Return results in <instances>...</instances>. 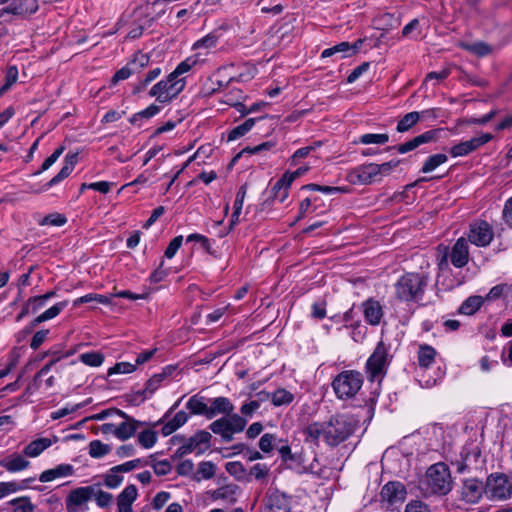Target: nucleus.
I'll list each match as a JSON object with an SVG mask.
<instances>
[{"mask_svg":"<svg viewBox=\"0 0 512 512\" xmlns=\"http://www.w3.org/2000/svg\"><path fill=\"white\" fill-rule=\"evenodd\" d=\"M485 496L492 501L512 497V474H491L485 484Z\"/></svg>","mask_w":512,"mask_h":512,"instance_id":"nucleus-6","label":"nucleus"},{"mask_svg":"<svg viewBox=\"0 0 512 512\" xmlns=\"http://www.w3.org/2000/svg\"><path fill=\"white\" fill-rule=\"evenodd\" d=\"M94 495V486H83L72 490L66 498V508L74 512L76 508L87 503Z\"/></svg>","mask_w":512,"mask_h":512,"instance_id":"nucleus-17","label":"nucleus"},{"mask_svg":"<svg viewBox=\"0 0 512 512\" xmlns=\"http://www.w3.org/2000/svg\"><path fill=\"white\" fill-rule=\"evenodd\" d=\"M246 192V185H242L236 194V198L233 204V213L230 221L232 226L236 225L239 222V216L241 214V210L244 204Z\"/></svg>","mask_w":512,"mask_h":512,"instance_id":"nucleus-35","label":"nucleus"},{"mask_svg":"<svg viewBox=\"0 0 512 512\" xmlns=\"http://www.w3.org/2000/svg\"><path fill=\"white\" fill-rule=\"evenodd\" d=\"M406 495V488L401 482H388L380 491L381 507L390 511L397 510L405 501Z\"/></svg>","mask_w":512,"mask_h":512,"instance_id":"nucleus-10","label":"nucleus"},{"mask_svg":"<svg viewBox=\"0 0 512 512\" xmlns=\"http://www.w3.org/2000/svg\"><path fill=\"white\" fill-rule=\"evenodd\" d=\"M92 497H94L96 504L100 508L108 507L112 503V500H113L112 494L105 492L103 490H100V489L96 490L95 487H94V495Z\"/></svg>","mask_w":512,"mask_h":512,"instance_id":"nucleus-55","label":"nucleus"},{"mask_svg":"<svg viewBox=\"0 0 512 512\" xmlns=\"http://www.w3.org/2000/svg\"><path fill=\"white\" fill-rule=\"evenodd\" d=\"M400 160H391L382 164L367 163L351 169L346 176L353 185H370L382 181L399 165Z\"/></svg>","mask_w":512,"mask_h":512,"instance_id":"nucleus-2","label":"nucleus"},{"mask_svg":"<svg viewBox=\"0 0 512 512\" xmlns=\"http://www.w3.org/2000/svg\"><path fill=\"white\" fill-rule=\"evenodd\" d=\"M362 384L363 378L359 372L347 370L334 378L332 387L339 399H349L358 393Z\"/></svg>","mask_w":512,"mask_h":512,"instance_id":"nucleus-5","label":"nucleus"},{"mask_svg":"<svg viewBox=\"0 0 512 512\" xmlns=\"http://www.w3.org/2000/svg\"><path fill=\"white\" fill-rule=\"evenodd\" d=\"M117 297L128 298L131 300L146 299L148 297V293L144 292L141 294H137V293L131 292L130 290H121L118 293H111L109 295L89 293L87 295H84V296L76 299L74 301V305L77 306V305L83 304V303H92L93 306H96L98 304L109 305L112 303V300Z\"/></svg>","mask_w":512,"mask_h":512,"instance_id":"nucleus-11","label":"nucleus"},{"mask_svg":"<svg viewBox=\"0 0 512 512\" xmlns=\"http://www.w3.org/2000/svg\"><path fill=\"white\" fill-rule=\"evenodd\" d=\"M111 447L108 444L102 443L100 440H93L89 443V455L92 458H102L110 453Z\"/></svg>","mask_w":512,"mask_h":512,"instance_id":"nucleus-42","label":"nucleus"},{"mask_svg":"<svg viewBox=\"0 0 512 512\" xmlns=\"http://www.w3.org/2000/svg\"><path fill=\"white\" fill-rule=\"evenodd\" d=\"M387 364L388 349L385 344L380 341L366 363L367 373L370 380L373 381L381 377L385 373Z\"/></svg>","mask_w":512,"mask_h":512,"instance_id":"nucleus-12","label":"nucleus"},{"mask_svg":"<svg viewBox=\"0 0 512 512\" xmlns=\"http://www.w3.org/2000/svg\"><path fill=\"white\" fill-rule=\"evenodd\" d=\"M447 160H448L447 156L442 153L431 155L424 162V164L421 168V172L422 173L432 172L436 168H438L440 165L446 163Z\"/></svg>","mask_w":512,"mask_h":512,"instance_id":"nucleus-38","label":"nucleus"},{"mask_svg":"<svg viewBox=\"0 0 512 512\" xmlns=\"http://www.w3.org/2000/svg\"><path fill=\"white\" fill-rule=\"evenodd\" d=\"M74 471V467L71 464H59L52 469L43 471L39 475V481L46 483L58 478L72 476Z\"/></svg>","mask_w":512,"mask_h":512,"instance_id":"nucleus-21","label":"nucleus"},{"mask_svg":"<svg viewBox=\"0 0 512 512\" xmlns=\"http://www.w3.org/2000/svg\"><path fill=\"white\" fill-rule=\"evenodd\" d=\"M37 10V0H14L6 7L0 9V19L8 14L24 17L35 13Z\"/></svg>","mask_w":512,"mask_h":512,"instance_id":"nucleus-15","label":"nucleus"},{"mask_svg":"<svg viewBox=\"0 0 512 512\" xmlns=\"http://www.w3.org/2000/svg\"><path fill=\"white\" fill-rule=\"evenodd\" d=\"M357 421L348 414H337L328 422H313L304 429L305 441L318 445L323 440L334 447L345 441L355 430Z\"/></svg>","mask_w":512,"mask_h":512,"instance_id":"nucleus-1","label":"nucleus"},{"mask_svg":"<svg viewBox=\"0 0 512 512\" xmlns=\"http://www.w3.org/2000/svg\"><path fill=\"white\" fill-rule=\"evenodd\" d=\"M357 45L351 46L349 42H341L333 47L327 48L322 51L321 57L328 58L336 53H341L342 57L352 55L357 50Z\"/></svg>","mask_w":512,"mask_h":512,"instance_id":"nucleus-33","label":"nucleus"},{"mask_svg":"<svg viewBox=\"0 0 512 512\" xmlns=\"http://www.w3.org/2000/svg\"><path fill=\"white\" fill-rule=\"evenodd\" d=\"M67 222V219L64 215L55 213L46 216L41 222L42 225H51V226H62Z\"/></svg>","mask_w":512,"mask_h":512,"instance_id":"nucleus-62","label":"nucleus"},{"mask_svg":"<svg viewBox=\"0 0 512 512\" xmlns=\"http://www.w3.org/2000/svg\"><path fill=\"white\" fill-rule=\"evenodd\" d=\"M194 442L199 446L198 455L204 453L210 445L211 434L207 431H199L194 436Z\"/></svg>","mask_w":512,"mask_h":512,"instance_id":"nucleus-51","label":"nucleus"},{"mask_svg":"<svg viewBox=\"0 0 512 512\" xmlns=\"http://www.w3.org/2000/svg\"><path fill=\"white\" fill-rule=\"evenodd\" d=\"M218 35L216 33H209L203 38L199 39L193 44V49H212L216 47L218 43Z\"/></svg>","mask_w":512,"mask_h":512,"instance_id":"nucleus-50","label":"nucleus"},{"mask_svg":"<svg viewBox=\"0 0 512 512\" xmlns=\"http://www.w3.org/2000/svg\"><path fill=\"white\" fill-rule=\"evenodd\" d=\"M67 305L66 301L58 302L40 314L34 319V324H40L44 321L55 318Z\"/></svg>","mask_w":512,"mask_h":512,"instance_id":"nucleus-37","label":"nucleus"},{"mask_svg":"<svg viewBox=\"0 0 512 512\" xmlns=\"http://www.w3.org/2000/svg\"><path fill=\"white\" fill-rule=\"evenodd\" d=\"M276 440V437L275 435L273 434H270V433H266L264 434L261 438H260V441H259V448L265 452V453H269L272 451L273 449V446H274V442Z\"/></svg>","mask_w":512,"mask_h":512,"instance_id":"nucleus-61","label":"nucleus"},{"mask_svg":"<svg viewBox=\"0 0 512 512\" xmlns=\"http://www.w3.org/2000/svg\"><path fill=\"white\" fill-rule=\"evenodd\" d=\"M291 184L292 183L282 175L272 188L274 198L281 203L284 202L288 198Z\"/></svg>","mask_w":512,"mask_h":512,"instance_id":"nucleus-36","label":"nucleus"},{"mask_svg":"<svg viewBox=\"0 0 512 512\" xmlns=\"http://www.w3.org/2000/svg\"><path fill=\"white\" fill-rule=\"evenodd\" d=\"M483 494H485V485L482 481L477 479H467L463 482L461 498L466 503H477Z\"/></svg>","mask_w":512,"mask_h":512,"instance_id":"nucleus-18","label":"nucleus"},{"mask_svg":"<svg viewBox=\"0 0 512 512\" xmlns=\"http://www.w3.org/2000/svg\"><path fill=\"white\" fill-rule=\"evenodd\" d=\"M436 351L433 347L422 345L418 351L419 368L416 372V379L423 388H430L437 384L442 377V372L438 370L437 377H426V370L434 362Z\"/></svg>","mask_w":512,"mask_h":512,"instance_id":"nucleus-9","label":"nucleus"},{"mask_svg":"<svg viewBox=\"0 0 512 512\" xmlns=\"http://www.w3.org/2000/svg\"><path fill=\"white\" fill-rule=\"evenodd\" d=\"M234 410V405L226 397H216L210 400L208 409V419H212L216 415H230Z\"/></svg>","mask_w":512,"mask_h":512,"instance_id":"nucleus-22","label":"nucleus"},{"mask_svg":"<svg viewBox=\"0 0 512 512\" xmlns=\"http://www.w3.org/2000/svg\"><path fill=\"white\" fill-rule=\"evenodd\" d=\"M215 470L216 466L214 463L210 461H202L198 465V469L194 476V479L197 481H201L203 479H210L215 475Z\"/></svg>","mask_w":512,"mask_h":512,"instance_id":"nucleus-39","label":"nucleus"},{"mask_svg":"<svg viewBox=\"0 0 512 512\" xmlns=\"http://www.w3.org/2000/svg\"><path fill=\"white\" fill-rule=\"evenodd\" d=\"M182 242H183V236H181V235L173 238L165 250V256L169 259L174 257V255L177 253L178 249L181 247Z\"/></svg>","mask_w":512,"mask_h":512,"instance_id":"nucleus-63","label":"nucleus"},{"mask_svg":"<svg viewBox=\"0 0 512 512\" xmlns=\"http://www.w3.org/2000/svg\"><path fill=\"white\" fill-rule=\"evenodd\" d=\"M76 165V156L65 157V162L61 170L46 184V189L60 183L62 180L67 178L72 171L74 170Z\"/></svg>","mask_w":512,"mask_h":512,"instance_id":"nucleus-25","label":"nucleus"},{"mask_svg":"<svg viewBox=\"0 0 512 512\" xmlns=\"http://www.w3.org/2000/svg\"><path fill=\"white\" fill-rule=\"evenodd\" d=\"M255 122H256V119L249 118L242 124L236 126L229 132L228 140L234 141V140H237L238 138L244 136L247 132H249L252 129V127L255 125Z\"/></svg>","mask_w":512,"mask_h":512,"instance_id":"nucleus-41","label":"nucleus"},{"mask_svg":"<svg viewBox=\"0 0 512 512\" xmlns=\"http://www.w3.org/2000/svg\"><path fill=\"white\" fill-rule=\"evenodd\" d=\"M123 482V476L121 475V471L115 469V466L112 467L105 475H104V485L109 489H115L121 485Z\"/></svg>","mask_w":512,"mask_h":512,"instance_id":"nucleus-46","label":"nucleus"},{"mask_svg":"<svg viewBox=\"0 0 512 512\" xmlns=\"http://www.w3.org/2000/svg\"><path fill=\"white\" fill-rule=\"evenodd\" d=\"M146 464L147 462L142 459H134L115 466V469L121 471V473H127L134 469L140 468Z\"/></svg>","mask_w":512,"mask_h":512,"instance_id":"nucleus-59","label":"nucleus"},{"mask_svg":"<svg viewBox=\"0 0 512 512\" xmlns=\"http://www.w3.org/2000/svg\"><path fill=\"white\" fill-rule=\"evenodd\" d=\"M389 141V136L386 133L375 134V133H367L363 134L359 137V143L364 145L369 144H377L383 145Z\"/></svg>","mask_w":512,"mask_h":512,"instance_id":"nucleus-47","label":"nucleus"},{"mask_svg":"<svg viewBox=\"0 0 512 512\" xmlns=\"http://www.w3.org/2000/svg\"><path fill=\"white\" fill-rule=\"evenodd\" d=\"M269 471V466L266 464L257 463L250 468L248 475L254 477L256 480H262L266 478V476L269 474Z\"/></svg>","mask_w":512,"mask_h":512,"instance_id":"nucleus-56","label":"nucleus"},{"mask_svg":"<svg viewBox=\"0 0 512 512\" xmlns=\"http://www.w3.org/2000/svg\"><path fill=\"white\" fill-rule=\"evenodd\" d=\"M365 320L371 325H378L383 317L382 305L373 299H368L362 304Z\"/></svg>","mask_w":512,"mask_h":512,"instance_id":"nucleus-20","label":"nucleus"},{"mask_svg":"<svg viewBox=\"0 0 512 512\" xmlns=\"http://www.w3.org/2000/svg\"><path fill=\"white\" fill-rule=\"evenodd\" d=\"M185 86V79H175L169 74L166 79L157 82L151 87L149 96L154 97L156 102L160 104H169L184 90Z\"/></svg>","mask_w":512,"mask_h":512,"instance_id":"nucleus-4","label":"nucleus"},{"mask_svg":"<svg viewBox=\"0 0 512 512\" xmlns=\"http://www.w3.org/2000/svg\"><path fill=\"white\" fill-rule=\"evenodd\" d=\"M25 486L19 485L17 482L11 481V482H0V499L6 497L7 495L11 493H15L21 489H23Z\"/></svg>","mask_w":512,"mask_h":512,"instance_id":"nucleus-58","label":"nucleus"},{"mask_svg":"<svg viewBox=\"0 0 512 512\" xmlns=\"http://www.w3.org/2000/svg\"><path fill=\"white\" fill-rule=\"evenodd\" d=\"M187 409L194 415H204L208 418L209 405L204 401V398L198 395L192 396L186 403Z\"/></svg>","mask_w":512,"mask_h":512,"instance_id":"nucleus-31","label":"nucleus"},{"mask_svg":"<svg viewBox=\"0 0 512 512\" xmlns=\"http://www.w3.org/2000/svg\"><path fill=\"white\" fill-rule=\"evenodd\" d=\"M427 285V279L417 273H407L397 282V288H423Z\"/></svg>","mask_w":512,"mask_h":512,"instance_id":"nucleus-26","label":"nucleus"},{"mask_svg":"<svg viewBox=\"0 0 512 512\" xmlns=\"http://www.w3.org/2000/svg\"><path fill=\"white\" fill-rule=\"evenodd\" d=\"M80 361L91 367H99L104 362V355L101 352H86L79 356Z\"/></svg>","mask_w":512,"mask_h":512,"instance_id":"nucleus-45","label":"nucleus"},{"mask_svg":"<svg viewBox=\"0 0 512 512\" xmlns=\"http://www.w3.org/2000/svg\"><path fill=\"white\" fill-rule=\"evenodd\" d=\"M137 495V488L135 485L131 484L126 486L124 490L118 495V508L132 507V504L136 500Z\"/></svg>","mask_w":512,"mask_h":512,"instance_id":"nucleus-32","label":"nucleus"},{"mask_svg":"<svg viewBox=\"0 0 512 512\" xmlns=\"http://www.w3.org/2000/svg\"><path fill=\"white\" fill-rule=\"evenodd\" d=\"M404 512H430V509L420 500H411L405 506Z\"/></svg>","mask_w":512,"mask_h":512,"instance_id":"nucleus-64","label":"nucleus"},{"mask_svg":"<svg viewBox=\"0 0 512 512\" xmlns=\"http://www.w3.org/2000/svg\"><path fill=\"white\" fill-rule=\"evenodd\" d=\"M320 145V142H318L315 143L314 145L297 149L290 158V164L293 166L298 165L301 159L308 157L313 151L316 150L317 147H320Z\"/></svg>","mask_w":512,"mask_h":512,"instance_id":"nucleus-48","label":"nucleus"},{"mask_svg":"<svg viewBox=\"0 0 512 512\" xmlns=\"http://www.w3.org/2000/svg\"><path fill=\"white\" fill-rule=\"evenodd\" d=\"M246 424V419L238 414L231 413L228 417H222L213 421L209 428L213 433L220 435L224 441L230 442L234 434L244 430Z\"/></svg>","mask_w":512,"mask_h":512,"instance_id":"nucleus-7","label":"nucleus"},{"mask_svg":"<svg viewBox=\"0 0 512 512\" xmlns=\"http://www.w3.org/2000/svg\"><path fill=\"white\" fill-rule=\"evenodd\" d=\"M493 238V229L486 221L479 220L470 224L467 241L478 247H486L492 242Z\"/></svg>","mask_w":512,"mask_h":512,"instance_id":"nucleus-13","label":"nucleus"},{"mask_svg":"<svg viewBox=\"0 0 512 512\" xmlns=\"http://www.w3.org/2000/svg\"><path fill=\"white\" fill-rule=\"evenodd\" d=\"M11 505L14 507V512H33L34 505L31 503L28 497H19L11 501Z\"/></svg>","mask_w":512,"mask_h":512,"instance_id":"nucleus-52","label":"nucleus"},{"mask_svg":"<svg viewBox=\"0 0 512 512\" xmlns=\"http://www.w3.org/2000/svg\"><path fill=\"white\" fill-rule=\"evenodd\" d=\"M136 365L129 362H119L108 369V376L115 374H129L135 370Z\"/></svg>","mask_w":512,"mask_h":512,"instance_id":"nucleus-54","label":"nucleus"},{"mask_svg":"<svg viewBox=\"0 0 512 512\" xmlns=\"http://www.w3.org/2000/svg\"><path fill=\"white\" fill-rule=\"evenodd\" d=\"M268 512H290V498L279 490H271L267 495Z\"/></svg>","mask_w":512,"mask_h":512,"instance_id":"nucleus-19","label":"nucleus"},{"mask_svg":"<svg viewBox=\"0 0 512 512\" xmlns=\"http://www.w3.org/2000/svg\"><path fill=\"white\" fill-rule=\"evenodd\" d=\"M420 119L419 112H410L407 113L398 123H397V131L398 132H406L410 128H412Z\"/></svg>","mask_w":512,"mask_h":512,"instance_id":"nucleus-44","label":"nucleus"},{"mask_svg":"<svg viewBox=\"0 0 512 512\" xmlns=\"http://www.w3.org/2000/svg\"><path fill=\"white\" fill-rule=\"evenodd\" d=\"M157 442V433L151 429L143 430L138 435V443L149 449L155 445Z\"/></svg>","mask_w":512,"mask_h":512,"instance_id":"nucleus-49","label":"nucleus"},{"mask_svg":"<svg viewBox=\"0 0 512 512\" xmlns=\"http://www.w3.org/2000/svg\"><path fill=\"white\" fill-rule=\"evenodd\" d=\"M188 420V415L184 411H179L175 414V416L164 423L162 426V434L163 436H169L173 432H175L178 428L182 427Z\"/></svg>","mask_w":512,"mask_h":512,"instance_id":"nucleus-29","label":"nucleus"},{"mask_svg":"<svg viewBox=\"0 0 512 512\" xmlns=\"http://www.w3.org/2000/svg\"><path fill=\"white\" fill-rule=\"evenodd\" d=\"M204 61V59L201 57L200 53H197L195 55L187 57L185 60L180 62L177 67L172 71L170 74L175 79H185V77H182L183 74L189 72L193 67L197 66L198 64H201Z\"/></svg>","mask_w":512,"mask_h":512,"instance_id":"nucleus-24","label":"nucleus"},{"mask_svg":"<svg viewBox=\"0 0 512 512\" xmlns=\"http://www.w3.org/2000/svg\"><path fill=\"white\" fill-rule=\"evenodd\" d=\"M54 295H55L54 292H47L44 295L35 296V297L29 299V301L26 304L25 311L27 313H30V312L31 313H35V312H37L39 309H41L44 306H46L47 302L51 298H53Z\"/></svg>","mask_w":512,"mask_h":512,"instance_id":"nucleus-34","label":"nucleus"},{"mask_svg":"<svg viewBox=\"0 0 512 512\" xmlns=\"http://www.w3.org/2000/svg\"><path fill=\"white\" fill-rule=\"evenodd\" d=\"M423 290H399L398 298L407 302L419 301L422 298Z\"/></svg>","mask_w":512,"mask_h":512,"instance_id":"nucleus-60","label":"nucleus"},{"mask_svg":"<svg viewBox=\"0 0 512 512\" xmlns=\"http://www.w3.org/2000/svg\"><path fill=\"white\" fill-rule=\"evenodd\" d=\"M483 303L484 298L482 296H470L460 305L458 313L467 316L473 315L481 308Z\"/></svg>","mask_w":512,"mask_h":512,"instance_id":"nucleus-30","label":"nucleus"},{"mask_svg":"<svg viewBox=\"0 0 512 512\" xmlns=\"http://www.w3.org/2000/svg\"><path fill=\"white\" fill-rule=\"evenodd\" d=\"M137 73V68L133 67V65H130L129 63L119 69L114 76L111 79L112 84H117L120 81L128 79L131 75Z\"/></svg>","mask_w":512,"mask_h":512,"instance_id":"nucleus-53","label":"nucleus"},{"mask_svg":"<svg viewBox=\"0 0 512 512\" xmlns=\"http://www.w3.org/2000/svg\"><path fill=\"white\" fill-rule=\"evenodd\" d=\"M460 47L478 57H485L493 51L492 46L483 41L462 42Z\"/></svg>","mask_w":512,"mask_h":512,"instance_id":"nucleus-28","label":"nucleus"},{"mask_svg":"<svg viewBox=\"0 0 512 512\" xmlns=\"http://www.w3.org/2000/svg\"><path fill=\"white\" fill-rule=\"evenodd\" d=\"M451 487L450 471L447 465L442 462L431 465L419 481V488L426 496L445 495L451 490Z\"/></svg>","mask_w":512,"mask_h":512,"instance_id":"nucleus-3","label":"nucleus"},{"mask_svg":"<svg viewBox=\"0 0 512 512\" xmlns=\"http://www.w3.org/2000/svg\"><path fill=\"white\" fill-rule=\"evenodd\" d=\"M162 73L160 67H156L148 71V73L138 81V83L133 88V93L137 94L143 91L152 81L158 78Z\"/></svg>","mask_w":512,"mask_h":512,"instance_id":"nucleus-40","label":"nucleus"},{"mask_svg":"<svg viewBox=\"0 0 512 512\" xmlns=\"http://www.w3.org/2000/svg\"><path fill=\"white\" fill-rule=\"evenodd\" d=\"M438 252L441 255L439 261L440 266H447L448 258H450L453 266L457 268L464 267L469 261V244L467 239L464 237H460L450 251L448 247L440 245L438 247Z\"/></svg>","mask_w":512,"mask_h":512,"instance_id":"nucleus-8","label":"nucleus"},{"mask_svg":"<svg viewBox=\"0 0 512 512\" xmlns=\"http://www.w3.org/2000/svg\"><path fill=\"white\" fill-rule=\"evenodd\" d=\"M312 212H313L312 198L307 197L300 202L298 215H297L295 221L291 225H294L296 222L305 218L308 214H310Z\"/></svg>","mask_w":512,"mask_h":512,"instance_id":"nucleus-57","label":"nucleus"},{"mask_svg":"<svg viewBox=\"0 0 512 512\" xmlns=\"http://www.w3.org/2000/svg\"><path fill=\"white\" fill-rule=\"evenodd\" d=\"M294 399V396L291 392L287 391L284 388H279L272 393L271 401L274 406H281L290 404Z\"/></svg>","mask_w":512,"mask_h":512,"instance_id":"nucleus-43","label":"nucleus"},{"mask_svg":"<svg viewBox=\"0 0 512 512\" xmlns=\"http://www.w3.org/2000/svg\"><path fill=\"white\" fill-rule=\"evenodd\" d=\"M115 413L124 419V421L117 426L116 432V437L121 441H125L133 437L138 428L145 424L144 422L130 417L122 410H115Z\"/></svg>","mask_w":512,"mask_h":512,"instance_id":"nucleus-16","label":"nucleus"},{"mask_svg":"<svg viewBox=\"0 0 512 512\" xmlns=\"http://www.w3.org/2000/svg\"><path fill=\"white\" fill-rule=\"evenodd\" d=\"M493 138L492 134L490 133H482L478 136H475L469 140L460 142L454 146L451 147L450 153L452 157H463L467 156L468 154L474 152L481 146L485 145L489 141H491Z\"/></svg>","mask_w":512,"mask_h":512,"instance_id":"nucleus-14","label":"nucleus"},{"mask_svg":"<svg viewBox=\"0 0 512 512\" xmlns=\"http://www.w3.org/2000/svg\"><path fill=\"white\" fill-rule=\"evenodd\" d=\"M52 445L49 438H38L24 448V454L28 457L35 458Z\"/></svg>","mask_w":512,"mask_h":512,"instance_id":"nucleus-27","label":"nucleus"},{"mask_svg":"<svg viewBox=\"0 0 512 512\" xmlns=\"http://www.w3.org/2000/svg\"><path fill=\"white\" fill-rule=\"evenodd\" d=\"M0 466L10 473H16L27 469L30 462L18 453H13L0 461Z\"/></svg>","mask_w":512,"mask_h":512,"instance_id":"nucleus-23","label":"nucleus"}]
</instances>
